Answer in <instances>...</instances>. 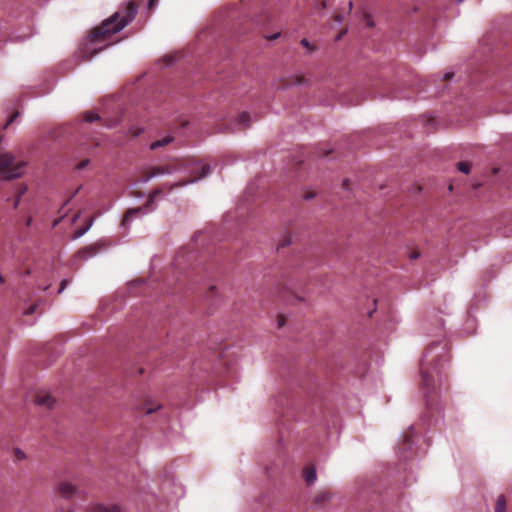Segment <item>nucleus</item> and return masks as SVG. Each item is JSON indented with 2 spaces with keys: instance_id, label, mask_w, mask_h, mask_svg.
<instances>
[{
  "instance_id": "obj_24",
  "label": "nucleus",
  "mask_w": 512,
  "mask_h": 512,
  "mask_svg": "<svg viewBox=\"0 0 512 512\" xmlns=\"http://www.w3.org/2000/svg\"><path fill=\"white\" fill-rule=\"evenodd\" d=\"M91 225V222L89 223V225L83 229H79L78 231L75 232V237H80L82 236L84 233H86V231L89 229Z\"/></svg>"
},
{
  "instance_id": "obj_32",
  "label": "nucleus",
  "mask_w": 512,
  "mask_h": 512,
  "mask_svg": "<svg viewBox=\"0 0 512 512\" xmlns=\"http://www.w3.org/2000/svg\"><path fill=\"white\" fill-rule=\"evenodd\" d=\"M157 1L158 0H149V3H148L149 10H152L154 8V6L157 4Z\"/></svg>"
},
{
  "instance_id": "obj_38",
  "label": "nucleus",
  "mask_w": 512,
  "mask_h": 512,
  "mask_svg": "<svg viewBox=\"0 0 512 512\" xmlns=\"http://www.w3.org/2000/svg\"><path fill=\"white\" fill-rule=\"evenodd\" d=\"M216 287L215 286H211L208 290V294L211 295L214 291H215Z\"/></svg>"
},
{
  "instance_id": "obj_34",
  "label": "nucleus",
  "mask_w": 512,
  "mask_h": 512,
  "mask_svg": "<svg viewBox=\"0 0 512 512\" xmlns=\"http://www.w3.org/2000/svg\"><path fill=\"white\" fill-rule=\"evenodd\" d=\"M419 256H420V253L417 251L411 252V254L409 255L410 259H412V260L417 259Z\"/></svg>"
},
{
  "instance_id": "obj_16",
  "label": "nucleus",
  "mask_w": 512,
  "mask_h": 512,
  "mask_svg": "<svg viewBox=\"0 0 512 512\" xmlns=\"http://www.w3.org/2000/svg\"><path fill=\"white\" fill-rule=\"evenodd\" d=\"M162 192H163V188H156V189H154V190L150 193V195H149V197H148V200H147V202H146V204H145V207H149L150 205H152V204H153V202H154V200H155V199H156V198H157V197H158Z\"/></svg>"
},
{
  "instance_id": "obj_46",
  "label": "nucleus",
  "mask_w": 512,
  "mask_h": 512,
  "mask_svg": "<svg viewBox=\"0 0 512 512\" xmlns=\"http://www.w3.org/2000/svg\"><path fill=\"white\" fill-rule=\"evenodd\" d=\"M458 3H461L463 0H456Z\"/></svg>"
},
{
  "instance_id": "obj_20",
  "label": "nucleus",
  "mask_w": 512,
  "mask_h": 512,
  "mask_svg": "<svg viewBox=\"0 0 512 512\" xmlns=\"http://www.w3.org/2000/svg\"><path fill=\"white\" fill-rule=\"evenodd\" d=\"M458 170L467 174L470 171V164L468 162H459L457 164Z\"/></svg>"
},
{
  "instance_id": "obj_37",
  "label": "nucleus",
  "mask_w": 512,
  "mask_h": 512,
  "mask_svg": "<svg viewBox=\"0 0 512 512\" xmlns=\"http://www.w3.org/2000/svg\"><path fill=\"white\" fill-rule=\"evenodd\" d=\"M32 221H33L32 217H31V216H29V217L26 219V226H30V225L32 224Z\"/></svg>"
},
{
  "instance_id": "obj_7",
  "label": "nucleus",
  "mask_w": 512,
  "mask_h": 512,
  "mask_svg": "<svg viewBox=\"0 0 512 512\" xmlns=\"http://www.w3.org/2000/svg\"><path fill=\"white\" fill-rule=\"evenodd\" d=\"M304 82H305L304 76L293 75V76H289L287 78H283L281 80L280 87L281 88H287V87H290V86L303 84Z\"/></svg>"
},
{
  "instance_id": "obj_13",
  "label": "nucleus",
  "mask_w": 512,
  "mask_h": 512,
  "mask_svg": "<svg viewBox=\"0 0 512 512\" xmlns=\"http://www.w3.org/2000/svg\"><path fill=\"white\" fill-rule=\"evenodd\" d=\"M161 406L159 404H155L152 400L148 399L145 401L143 405V409L146 414H151L154 411L158 410Z\"/></svg>"
},
{
  "instance_id": "obj_30",
  "label": "nucleus",
  "mask_w": 512,
  "mask_h": 512,
  "mask_svg": "<svg viewBox=\"0 0 512 512\" xmlns=\"http://www.w3.org/2000/svg\"><path fill=\"white\" fill-rule=\"evenodd\" d=\"M285 325V317L283 315H280L278 318V326L283 327Z\"/></svg>"
},
{
  "instance_id": "obj_17",
  "label": "nucleus",
  "mask_w": 512,
  "mask_h": 512,
  "mask_svg": "<svg viewBox=\"0 0 512 512\" xmlns=\"http://www.w3.org/2000/svg\"><path fill=\"white\" fill-rule=\"evenodd\" d=\"M84 120L88 123L100 120V116L93 112H85L84 114Z\"/></svg>"
},
{
  "instance_id": "obj_10",
  "label": "nucleus",
  "mask_w": 512,
  "mask_h": 512,
  "mask_svg": "<svg viewBox=\"0 0 512 512\" xmlns=\"http://www.w3.org/2000/svg\"><path fill=\"white\" fill-rule=\"evenodd\" d=\"M143 208L137 207L127 210L122 220V225L126 226L134 217L142 213Z\"/></svg>"
},
{
  "instance_id": "obj_15",
  "label": "nucleus",
  "mask_w": 512,
  "mask_h": 512,
  "mask_svg": "<svg viewBox=\"0 0 512 512\" xmlns=\"http://www.w3.org/2000/svg\"><path fill=\"white\" fill-rule=\"evenodd\" d=\"M495 512H506V498L504 495H499L496 500Z\"/></svg>"
},
{
  "instance_id": "obj_11",
  "label": "nucleus",
  "mask_w": 512,
  "mask_h": 512,
  "mask_svg": "<svg viewBox=\"0 0 512 512\" xmlns=\"http://www.w3.org/2000/svg\"><path fill=\"white\" fill-rule=\"evenodd\" d=\"M304 478L307 485H312L316 480V471L314 467H306L304 469Z\"/></svg>"
},
{
  "instance_id": "obj_6",
  "label": "nucleus",
  "mask_w": 512,
  "mask_h": 512,
  "mask_svg": "<svg viewBox=\"0 0 512 512\" xmlns=\"http://www.w3.org/2000/svg\"><path fill=\"white\" fill-rule=\"evenodd\" d=\"M35 403L41 407L50 409L53 407L55 399L49 393L41 391L36 394Z\"/></svg>"
},
{
  "instance_id": "obj_45",
  "label": "nucleus",
  "mask_w": 512,
  "mask_h": 512,
  "mask_svg": "<svg viewBox=\"0 0 512 512\" xmlns=\"http://www.w3.org/2000/svg\"><path fill=\"white\" fill-rule=\"evenodd\" d=\"M49 287H50V285H47V286H45V287L43 288V290H44V291H46V290H48V289H49Z\"/></svg>"
},
{
  "instance_id": "obj_27",
  "label": "nucleus",
  "mask_w": 512,
  "mask_h": 512,
  "mask_svg": "<svg viewBox=\"0 0 512 512\" xmlns=\"http://www.w3.org/2000/svg\"><path fill=\"white\" fill-rule=\"evenodd\" d=\"M36 304H33L31 305L30 307L27 308V310L25 311V314L26 315H30V314H33L36 310Z\"/></svg>"
},
{
  "instance_id": "obj_18",
  "label": "nucleus",
  "mask_w": 512,
  "mask_h": 512,
  "mask_svg": "<svg viewBox=\"0 0 512 512\" xmlns=\"http://www.w3.org/2000/svg\"><path fill=\"white\" fill-rule=\"evenodd\" d=\"M330 497V493L329 492H320L316 497H315V502L317 504H322L324 503L325 501H327Z\"/></svg>"
},
{
  "instance_id": "obj_5",
  "label": "nucleus",
  "mask_w": 512,
  "mask_h": 512,
  "mask_svg": "<svg viewBox=\"0 0 512 512\" xmlns=\"http://www.w3.org/2000/svg\"><path fill=\"white\" fill-rule=\"evenodd\" d=\"M57 490H58V493L63 498H66V499H69V498L75 496L78 492V489L74 484H72L70 482H66V481L60 482L58 484Z\"/></svg>"
},
{
  "instance_id": "obj_36",
  "label": "nucleus",
  "mask_w": 512,
  "mask_h": 512,
  "mask_svg": "<svg viewBox=\"0 0 512 512\" xmlns=\"http://www.w3.org/2000/svg\"><path fill=\"white\" fill-rule=\"evenodd\" d=\"M20 201H21V198H19L18 196H16L15 200H14V203H13V207L16 209L19 204H20Z\"/></svg>"
},
{
  "instance_id": "obj_21",
  "label": "nucleus",
  "mask_w": 512,
  "mask_h": 512,
  "mask_svg": "<svg viewBox=\"0 0 512 512\" xmlns=\"http://www.w3.org/2000/svg\"><path fill=\"white\" fill-rule=\"evenodd\" d=\"M300 44L306 49H308L309 52H313L316 50V47L313 44H311L306 38L302 39L300 41Z\"/></svg>"
},
{
  "instance_id": "obj_26",
  "label": "nucleus",
  "mask_w": 512,
  "mask_h": 512,
  "mask_svg": "<svg viewBox=\"0 0 512 512\" xmlns=\"http://www.w3.org/2000/svg\"><path fill=\"white\" fill-rule=\"evenodd\" d=\"M67 284H68V280H66V279L62 280L60 283L58 293H62L64 291V289L66 288Z\"/></svg>"
},
{
  "instance_id": "obj_44",
  "label": "nucleus",
  "mask_w": 512,
  "mask_h": 512,
  "mask_svg": "<svg viewBox=\"0 0 512 512\" xmlns=\"http://www.w3.org/2000/svg\"><path fill=\"white\" fill-rule=\"evenodd\" d=\"M352 7H353V3L350 1L349 2V9H352Z\"/></svg>"
},
{
  "instance_id": "obj_12",
  "label": "nucleus",
  "mask_w": 512,
  "mask_h": 512,
  "mask_svg": "<svg viewBox=\"0 0 512 512\" xmlns=\"http://www.w3.org/2000/svg\"><path fill=\"white\" fill-rule=\"evenodd\" d=\"M172 141H173L172 136H165L164 138H162L160 140L152 142L150 145V149L155 150L157 148L164 147V146L170 144Z\"/></svg>"
},
{
  "instance_id": "obj_28",
  "label": "nucleus",
  "mask_w": 512,
  "mask_h": 512,
  "mask_svg": "<svg viewBox=\"0 0 512 512\" xmlns=\"http://www.w3.org/2000/svg\"><path fill=\"white\" fill-rule=\"evenodd\" d=\"M17 117H18V112L13 113L10 116L9 120L7 121L5 127H7L10 123H12Z\"/></svg>"
},
{
  "instance_id": "obj_9",
  "label": "nucleus",
  "mask_w": 512,
  "mask_h": 512,
  "mask_svg": "<svg viewBox=\"0 0 512 512\" xmlns=\"http://www.w3.org/2000/svg\"><path fill=\"white\" fill-rule=\"evenodd\" d=\"M235 125L237 126L238 130H245L250 126V116L248 113L243 112L241 113L237 120Z\"/></svg>"
},
{
  "instance_id": "obj_42",
  "label": "nucleus",
  "mask_w": 512,
  "mask_h": 512,
  "mask_svg": "<svg viewBox=\"0 0 512 512\" xmlns=\"http://www.w3.org/2000/svg\"><path fill=\"white\" fill-rule=\"evenodd\" d=\"M4 283V278L3 276L0 274V284Z\"/></svg>"
},
{
  "instance_id": "obj_2",
  "label": "nucleus",
  "mask_w": 512,
  "mask_h": 512,
  "mask_svg": "<svg viewBox=\"0 0 512 512\" xmlns=\"http://www.w3.org/2000/svg\"><path fill=\"white\" fill-rule=\"evenodd\" d=\"M181 170H185L189 173V177L187 179L170 185H164L163 187H167L169 191H172L175 188H180L187 184L194 183L210 173V166L193 159H177L162 166H146L141 168L139 172V180L141 182H148L156 176L171 174Z\"/></svg>"
},
{
  "instance_id": "obj_4",
  "label": "nucleus",
  "mask_w": 512,
  "mask_h": 512,
  "mask_svg": "<svg viewBox=\"0 0 512 512\" xmlns=\"http://www.w3.org/2000/svg\"><path fill=\"white\" fill-rule=\"evenodd\" d=\"M24 165V162H15L11 154L0 152V179L12 180L20 177Z\"/></svg>"
},
{
  "instance_id": "obj_23",
  "label": "nucleus",
  "mask_w": 512,
  "mask_h": 512,
  "mask_svg": "<svg viewBox=\"0 0 512 512\" xmlns=\"http://www.w3.org/2000/svg\"><path fill=\"white\" fill-rule=\"evenodd\" d=\"M364 19H365V22H366V26H368V27H373L374 26V22L371 19L370 15L365 14L364 15Z\"/></svg>"
},
{
  "instance_id": "obj_8",
  "label": "nucleus",
  "mask_w": 512,
  "mask_h": 512,
  "mask_svg": "<svg viewBox=\"0 0 512 512\" xmlns=\"http://www.w3.org/2000/svg\"><path fill=\"white\" fill-rule=\"evenodd\" d=\"M87 512H121V509L117 505H109L105 506L102 504H97L90 507Z\"/></svg>"
},
{
  "instance_id": "obj_22",
  "label": "nucleus",
  "mask_w": 512,
  "mask_h": 512,
  "mask_svg": "<svg viewBox=\"0 0 512 512\" xmlns=\"http://www.w3.org/2000/svg\"><path fill=\"white\" fill-rule=\"evenodd\" d=\"M292 242L291 235H286L279 244V248H284Z\"/></svg>"
},
{
  "instance_id": "obj_14",
  "label": "nucleus",
  "mask_w": 512,
  "mask_h": 512,
  "mask_svg": "<svg viewBox=\"0 0 512 512\" xmlns=\"http://www.w3.org/2000/svg\"><path fill=\"white\" fill-rule=\"evenodd\" d=\"M98 249L96 246H89V247H85L83 248L80 252H79V255L83 258V259H86L90 256H93L97 253Z\"/></svg>"
},
{
  "instance_id": "obj_43",
  "label": "nucleus",
  "mask_w": 512,
  "mask_h": 512,
  "mask_svg": "<svg viewBox=\"0 0 512 512\" xmlns=\"http://www.w3.org/2000/svg\"><path fill=\"white\" fill-rule=\"evenodd\" d=\"M343 185H344L345 187H347V186H348V180H344Z\"/></svg>"
},
{
  "instance_id": "obj_35",
  "label": "nucleus",
  "mask_w": 512,
  "mask_h": 512,
  "mask_svg": "<svg viewBox=\"0 0 512 512\" xmlns=\"http://www.w3.org/2000/svg\"><path fill=\"white\" fill-rule=\"evenodd\" d=\"M453 72H447L445 75H444V80L445 81H448L450 80L452 77H453Z\"/></svg>"
},
{
  "instance_id": "obj_39",
  "label": "nucleus",
  "mask_w": 512,
  "mask_h": 512,
  "mask_svg": "<svg viewBox=\"0 0 512 512\" xmlns=\"http://www.w3.org/2000/svg\"><path fill=\"white\" fill-rule=\"evenodd\" d=\"M102 48L100 49H94V53L92 55H90L88 58L90 59L94 54L98 53L99 51H101Z\"/></svg>"
},
{
  "instance_id": "obj_33",
  "label": "nucleus",
  "mask_w": 512,
  "mask_h": 512,
  "mask_svg": "<svg viewBox=\"0 0 512 512\" xmlns=\"http://www.w3.org/2000/svg\"><path fill=\"white\" fill-rule=\"evenodd\" d=\"M141 132H142V129H140V128L131 131L133 137L139 136L141 134Z\"/></svg>"
},
{
  "instance_id": "obj_25",
  "label": "nucleus",
  "mask_w": 512,
  "mask_h": 512,
  "mask_svg": "<svg viewBox=\"0 0 512 512\" xmlns=\"http://www.w3.org/2000/svg\"><path fill=\"white\" fill-rule=\"evenodd\" d=\"M26 190H27V187H26V186H24V185L20 186V187L18 188L17 196H18L19 198H21V197L25 194Z\"/></svg>"
},
{
  "instance_id": "obj_29",
  "label": "nucleus",
  "mask_w": 512,
  "mask_h": 512,
  "mask_svg": "<svg viewBox=\"0 0 512 512\" xmlns=\"http://www.w3.org/2000/svg\"><path fill=\"white\" fill-rule=\"evenodd\" d=\"M89 163V160H83L77 165V169H84Z\"/></svg>"
},
{
  "instance_id": "obj_19",
  "label": "nucleus",
  "mask_w": 512,
  "mask_h": 512,
  "mask_svg": "<svg viewBox=\"0 0 512 512\" xmlns=\"http://www.w3.org/2000/svg\"><path fill=\"white\" fill-rule=\"evenodd\" d=\"M13 456H14V459L17 460V461H22V460H25L26 459V454L24 451H22L21 449L19 448H14L13 450Z\"/></svg>"
},
{
  "instance_id": "obj_3",
  "label": "nucleus",
  "mask_w": 512,
  "mask_h": 512,
  "mask_svg": "<svg viewBox=\"0 0 512 512\" xmlns=\"http://www.w3.org/2000/svg\"><path fill=\"white\" fill-rule=\"evenodd\" d=\"M135 15L136 7L132 2H130L125 9L124 15H121L120 12H116L110 18L103 21L100 26L93 29L90 35L91 42L97 43L107 39L110 35L119 32L133 20Z\"/></svg>"
},
{
  "instance_id": "obj_31",
  "label": "nucleus",
  "mask_w": 512,
  "mask_h": 512,
  "mask_svg": "<svg viewBox=\"0 0 512 512\" xmlns=\"http://www.w3.org/2000/svg\"><path fill=\"white\" fill-rule=\"evenodd\" d=\"M279 37H280V33L278 32V33L272 34L270 36H266V39L267 40H276Z\"/></svg>"
},
{
  "instance_id": "obj_41",
  "label": "nucleus",
  "mask_w": 512,
  "mask_h": 512,
  "mask_svg": "<svg viewBox=\"0 0 512 512\" xmlns=\"http://www.w3.org/2000/svg\"><path fill=\"white\" fill-rule=\"evenodd\" d=\"M345 32H346V31H342V32L338 35L337 40H339V39H340V38L345 34Z\"/></svg>"
},
{
  "instance_id": "obj_40",
  "label": "nucleus",
  "mask_w": 512,
  "mask_h": 512,
  "mask_svg": "<svg viewBox=\"0 0 512 512\" xmlns=\"http://www.w3.org/2000/svg\"><path fill=\"white\" fill-rule=\"evenodd\" d=\"M410 436L409 435H405V443H409L410 442Z\"/></svg>"
},
{
  "instance_id": "obj_1",
  "label": "nucleus",
  "mask_w": 512,
  "mask_h": 512,
  "mask_svg": "<svg viewBox=\"0 0 512 512\" xmlns=\"http://www.w3.org/2000/svg\"><path fill=\"white\" fill-rule=\"evenodd\" d=\"M449 360L448 351L444 344L438 342L429 345L420 362V387L427 406H432L442 385L441 368Z\"/></svg>"
}]
</instances>
